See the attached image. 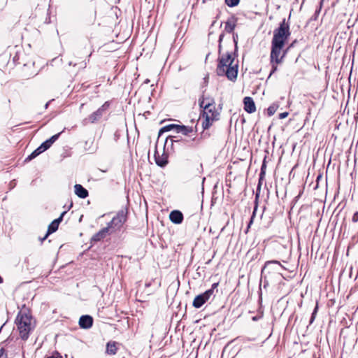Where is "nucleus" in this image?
Masks as SVG:
<instances>
[{"label": "nucleus", "instance_id": "nucleus-1", "mask_svg": "<svg viewBox=\"0 0 358 358\" xmlns=\"http://www.w3.org/2000/svg\"><path fill=\"white\" fill-rule=\"evenodd\" d=\"M236 52L234 54L227 52L218 57L216 69L217 74L220 76H226L231 81H234L238 75V62H235Z\"/></svg>", "mask_w": 358, "mask_h": 358}, {"label": "nucleus", "instance_id": "nucleus-2", "mask_svg": "<svg viewBox=\"0 0 358 358\" xmlns=\"http://www.w3.org/2000/svg\"><path fill=\"white\" fill-rule=\"evenodd\" d=\"M210 103L204 104V100L199 99V105L203 108L202 116L204 120L202 122L203 129H208L213 122L219 119L220 113L216 110L215 99H210Z\"/></svg>", "mask_w": 358, "mask_h": 358}, {"label": "nucleus", "instance_id": "nucleus-3", "mask_svg": "<svg viewBox=\"0 0 358 358\" xmlns=\"http://www.w3.org/2000/svg\"><path fill=\"white\" fill-rule=\"evenodd\" d=\"M33 318L31 315L25 313H19L15 323L20 332V337L23 340H27L29 337L30 331L34 328L32 322Z\"/></svg>", "mask_w": 358, "mask_h": 358}, {"label": "nucleus", "instance_id": "nucleus-4", "mask_svg": "<svg viewBox=\"0 0 358 358\" xmlns=\"http://www.w3.org/2000/svg\"><path fill=\"white\" fill-rule=\"evenodd\" d=\"M290 34L289 24L286 22L285 19H283L280 23L279 27L274 30L271 42L284 45Z\"/></svg>", "mask_w": 358, "mask_h": 358}, {"label": "nucleus", "instance_id": "nucleus-5", "mask_svg": "<svg viewBox=\"0 0 358 358\" xmlns=\"http://www.w3.org/2000/svg\"><path fill=\"white\" fill-rule=\"evenodd\" d=\"M218 287V282L212 285L211 288L205 292L197 295L192 303V306L196 308H201L206 302L215 296V289Z\"/></svg>", "mask_w": 358, "mask_h": 358}, {"label": "nucleus", "instance_id": "nucleus-6", "mask_svg": "<svg viewBox=\"0 0 358 358\" xmlns=\"http://www.w3.org/2000/svg\"><path fill=\"white\" fill-rule=\"evenodd\" d=\"M127 211L124 210H120L117 215L114 217L112 220L108 224L107 227H108L110 233H113L117 230H120L123 224L127 221Z\"/></svg>", "mask_w": 358, "mask_h": 358}, {"label": "nucleus", "instance_id": "nucleus-7", "mask_svg": "<svg viewBox=\"0 0 358 358\" xmlns=\"http://www.w3.org/2000/svg\"><path fill=\"white\" fill-rule=\"evenodd\" d=\"M284 268V266L277 260L267 261L262 269V274L265 277L267 273H271V272L282 275L280 271Z\"/></svg>", "mask_w": 358, "mask_h": 358}, {"label": "nucleus", "instance_id": "nucleus-8", "mask_svg": "<svg viewBox=\"0 0 358 358\" xmlns=\"http://www.w3.org/2000/svg\"><path fill=\"white\" fill-rule=\"evenodd\" d=\"M284 47L283 45H280L276 43L271 42V62L273 63L275 62L276 64L281 62L283 55L280 57L281 50Z\"/></svg>", "mask_w": 358, "mask_h": 358}, {"label": "nucleus", "instance_id": "nucleus-9", "mask_svg": "<svg viewBox=\"0 0 358 358\" xmlns=\"http://www.w3.org/2000/svg\"><path fill=\"white\" fill-rule=\"evenodd\" d=\"M108 107L109 103L108 101L105 102L99 108H98V110L89 116V121L91 123H95L99 120L102 117L103 113L108 108Z\"/></svg>", "mask_w": 358, "mask_h": 358}, {"label": "nucleus", "instance_id": "nucleus-10", "mask_svg": "<svg viewBox=\"0 0 358 358\" xmlns=\"http://www.w3.org/2000/svg\"><path fill=\"white\" fill-rule=\"evenodd\" d=\"M66 210L64 211L62 213V214L60 215V216L54 220L48 226V231H47V234L46 235L41 239V241H44L48 236V235H50V234L52 233H54L55 232L57 229H58V227H59V223L62 221L63 220V217L64 216V215L66 213Z\"/></svg>", "mask_w": 358, "mask_h": 358}, {"label": "nucleus", "instance_id": "nucleus-11", "mask_svg": "<svg viewBox=\"0 0 358 358\" xmlns=\"http://www.w3.org/2000/svg\"><path fill=\"white\" fill-rule=\"evenodd\" d=\"M244 109L248 113H252L256 110V106L253 99L250 96L243 99Z\"/></svg>", "mask_w": 358, "mask_h": 358}, {"label": "nucleus", "instance_id": "nucleus-12", "mask_svg": "<svg viewBox=\"0 0 358 358\" xmlns=\"http://www.w3.org/2000/svg\"><path fill=\"white\" fill-rule=\"evenodd\" d=\"M93 318L88 315H82L79 320V325L83 329H89L92 326Z\"/></svg>", "mask_w": 358, "mask_h": 358}, {"label": "nucleus", "instance_id": "nucleus-13", "mask_svg": "<svg viewBox=\"0 0 358 358\" xmlns=\"http://www.w3.org/2000/svg\"><path fill=\"white\" fill-rule=\"evenodd\" d=\"M237 17L234 15L230 17L225 22L224 31L227 33H232L236 26Z\"/></svg>", "mask_w": 358, "mask_h": 358}, {"label": "nucleus", "instance_id": "nucleus-14", "mask_svg": "<svg viewBox=\"0 0 358 358\" xmlns=\"http://www.w3.org/2000/svg\"><path fill=\"white\" fill-rule=\"evenodd\" d=\"M170 220L174 224H180L183 220L182 213L177 210H173L169 215Z\"/></svg>", "mask_w": 358, "mask_h": 358}, {"label": "nucleus", "instance_id": "nucleus-15", "mask_svg": "<svg viewBox=\"0 0 358 358\" xmlns=\"http://www.w3.org/2000/svg\"><path fill=\"white\" fill-rule=\"evenodd\" d=\"M155 160L156 164L160 167H164L168 164V157L166 154L159 155L157 151L155 152Z\"/></svg>", "mask_w": 358, "mask_h": 358}, {"label": "nucleus", "instance_id": "nucleus-16", "mask_svg": "<svg viewBox=\"0 0 358 358\" xmlns=\"http://www.w3.org/2000/svg\"><path fill=\"white\" fill-rule=\"evenodd\" d=\"M60 133H58L55 135H53L49 139L46 140L43 143H41V148H42L44 151L47 150L48 148L51 147V145L59 138Z\"/></svg>", "mask_w": 358, "mask_h": 358}, {"label": "nucleus", "instance_id": "nucleus-17", "mask_svg": "<svg viewBox=\"0 0 358 358\" xmlns=\"http://www.w3.org/2000/svg\"><path fill=\"white\" fill-rule=\"evenodd\" d=\"M107 234H111L110 231L108 229V227H104L102 229H101L99 232L95 234L92 238V241H99L101 239L104 238L106 236Z\"/></svg>", "mask_w": 358, "mask_h": 358}, {"label": "nucleus", "instance_id": "nucleus-18", "mask_svg": "<svg viewBox=\"0 0 358 358\" xmlns=\"http://www.w3.org/2000/svg\"><path fill=\"white\" fill-rule=\"evenodd\" d=\"M75 194L81 199H85L88 196V191L84 188L81 185L76 184L74 186Z\"/></svg>", "mask_w": 358, "mask_h": 358}, {"label": "nucleus", "instance_id": "nucleus-19", "mask_svg": "<svg viewBox=\"0 0 358 358\" xmlns=\"http://www.w3.org/2000/svg\"><path fill=\"white\" fill-rule=\"evenodd\" d=\"M197 131L196 127H195V129L192 127H188L185 125H179V127L178 129L177 133H181L185 136H189V134L194 132L196 133Z\"/></svg>", "mask_w": 358, "mask_h": 358}, {"label": "nucleus", "instance_id": "nucleus-20", "mask_svg": "<svg viewBox=\"0 0 358 358\" xmlns=\"http://www.w3.org/2000/svg\"><path fill=\"white\" fill-rule=\"evenodd\" d=\"M117 348L115 342H108L106 345V353L110 355H115L117 353Z\"/></svg>", "mask_w": 358, "mask_h": 358}, {"label": "nucleus", "instance_id": "nucleus-21", "mask_svg": "<svg viewBox=\"0 0 358 358\" xmlns=\"http://www.w3.org/2000/svg\"><path fill=\"white\" fill-rule=\"evenodd\" d=\"M43 152L45 151L42 148H41V146H39L28 156L26 160L30 161L36 157L40 154L43 153Z\"/></svg>", "mask_w": 358, "mask_h": 358}, {"label": "nucleus", "instance_id": "nucleus-22", "mask_svg": "<svg viewBox=\"0 0 358 358\" xmlns=\"http://www.w3.org/2000/svg\"><path fill=\"white\" fill-rule=\"evenodd\" d=\"M178 127H179V124H171L166 125L160 129L159 134H161V133H162V132L169 131L172 129H175L176 131L177 132Z\"/></svg>", "mask_w": 358, "mask_h": 358}, {"label": "nucleus", "instance_id": "nucleus-23", "mask_svg": "<svg viewBox=\"0 0 358 358\" xmlns=\"http://www.w3.org/2000/svg\"><path fill=\"white\" fill-rule=\"evenodd\" d=\"M174 136L167 137L165 142V145H169V143L173 147L174 143L180 144L182 142V140L175 139Z\"/></svg>", "mask_w": 358, "mask_h": 358}, {"label": "nucleus", "instance_id": "nucleus-24", "mask_svg": "<svg viewBox=\"0 0 358 358\" xmlns=\"http://www.w3.org/2000/svg\"><path fill=\"white\" fill-rule=\"evenodd\" d=\"M279 107L278 103H272L267 109V113L268 116H272L278 110Z\"/></svg>", "mask_w": 358, "mask_h": 358}, {"label": "nucleus", "instance_id": "nucleus-25", "mask_svg": "<svg viewBox=\"0 0 358 358\" xmlns=\"http://www.w3.org/2000/svg\"><path fill=\"white\" fill-rule=\"evenodd\" d=\"M232 38L234 43V54L238 51V36L237 33L232 32Z\"/></svg>", "mask_w": 358, "mask_h": 358}, {"label": "nucleus", "instance_id": "nucleus-26", "mask_svg": "<svg viewBox=\"0 0 358 358\" xmlns=\"http://www.w3.org/2000/svg\"><path fill=\"white\" fill-rule=\"evenodd\" d=\"M257 210V205L256 204L255 208H254V210L252 212V215L251 216V218H250V220L248 224V227H247V229H246V231H245V233H248V230L251 226V224H252L253 222V220H254V217H255V214H256V211Z\"/></svg>", "mask_w": 358, "mask_h": 358}, {"label": "nucleus", "instance_id": "nucleus-27", "mask_svg": "<svg viewBox=\"0 0 358 358\" xmlns=\"http://www.w3.org/2000/svg\"><path fill=\"white\" fill-rule=\"evenodd\" d=\"M229 7H234L239 3L240 0H224Z\"/></svg>", "mask_w": 358, "mask_h": 358}, {"label": "nucleus", "instance_id": "nucleus-28", "mask_svg": "<svg viewBox=\"0 0 358 358\" xmlns=\"http://www.w3.org/2000/svg\"><path fill=\"white\" fill-rule=\"evenodd\" d=\"M224 36V33H222L219 36L218 52L220 55L221 54V51H222V42Z\"/></svg>", "mask_w": 358, "mask_h": 358}, {"label": "nucleus", "instance_id": "nucleus-29", "mask_svg": "<svg viewBox=\"0 0 358 358\" xmlns=\"http://www.w3.org/2000/svg\"><path fill=\"white\" fill-rule=\"evenodd\" d=\"M199 99H201V100H204V104H206V103H210V99H214L213 97H210V96H206L205 97L204 95H202Z\"/></svg>", "mask_w": 358, "mask_h": 358}, {"label": "nucleus", "instance_id": "nucleus-30", "mask_svg": "<svg viewBox=\"0 0 358 358\" xmlns=\"http://www.w3.org/2000/svg\"><path fill=\"white\" fill-rule=\"evenodd\" d=\"M0 358H7V354L3 348H0Z\"/></svg>", "mask_w": 358, "mask_h": 358}, {"label": "nucleus", "instance_id": "nucleus-31", "mask_svg": "<svg viewBox=\"0 0 358 358\" xmlns=\"http://www.w3.org/2000/svg\"><path fill=\"white\" fill-rule=\"evenodd\" d=\"M352 221L355 223L358 222V212L357 211L353 214L352 217Z\"/></svg>", "mask_w": 358, "mask_h": 358}, {"label": "nucleus", "instance_id": "nucleus-32", "mask_svg": "<svg viewBox=\"0 0 358 358\" xmlns=\"http://www.w3.org/2000/svg\"><path fill=\"white\" fill-rule=\"evenodd\" d=\"M265 169H266V164L264 163H263L262 168H261L260 178H262V176H264L265 174V171H264Z\"/></svg>", "mask_w": 358, "mask_h": 358}, {"label": "nucleus", "instance_id": "nucleus-33", "mask_svg": "<svg viewBox=\"0 0 358 358\" xmlns=\"http://www.w3.org/2000/svg\"><path fill=\"white\" fill-rule=\"evenodd\" d=\"M287 115H288V113L287 112H284V113H282L279 114V118L280 119H284L286 117H287Z\"/></svg>", "mask_w": 358, "mask_h": 358}, {"label": "nucleus", "instance_id": "nucleus-34", "mask_svg": "<svg viewBox=\"0 0 358 358\" xmlns=\"http://www.w3.org/2000/svg\"><path fill=\"white\" fill-rule=\"evenodd\" d=\"M317 308H317V306H316V307L314 308V310H313V313H312V315H311V317H313V318H315V315H316V313H317Z\"/></svg>", "mask_w": 358, "mask_h": 358}, {"label": "nucleus", "instance_id": "nucleus-35", "mask_svg": "<svg viewBox=\"0 0 358 358\" xmlns=\"http://www.w3.org/2000/svg\"><path fill=\"white\" fill-rule=\"evenodd\" d=\"M192 141H194L196 142V144H199L200 142H201V139L200 138H196V137H194L193 139H192Z\"/></svg>", "mask_w": 358, "mask_h": 358}, {"label": "nucleus", "instance_id": "nucleus-36", "mask_svg": "<svg viewBox=\"0 0 358 358\" xmlns=\"http://www.w3.org/2000/svg\"><path fill=\"white\" fill-rule=\"evenodd\" d=\"M314 320H315V318H313V317H310V322H309V323H310V324H311L314 322Z\"/></svg>", "mask_w": 358, "mask_h": 358}, {"label": "nucleus", "instance_id": "nucleus-37", "mask_svg": "<svg viewBox=\"0 0 358 358\" xmlns=\"http://www.w3.org/2000/svg\"><path fill=\"white\" fill-rule=\"evenodd\" d=\"M296 42V40H295L294 41H293V42L291 43V45H289V48L293 47V46L295 45Z\"/></svg>", "mask_w": 358, "mask_h": 358}, {"label": "nucleus", "instance_id": "nucleus-38", "mask_svg": "<svg viewBox=\"0 0 358 358\" xmlns=\"http://www.w3.org/2000/svg\"><path fill=\"white\" fill-rule=\"evenodd\" d=\"M276 69H277V67H276V66H273V69H272V71H271V73H273L274 71H276Z\"/></svg>", "mask_w": 358, "mask_h": 358}, {"label": "nucleus", "instance_id": "nucleus-39", "mask_svg": "<svg viewBox=\"0 0 358 358\" xmlns=\"http://www.w3.org/2000/svg\"><path fill=\"white\" fill-rule=\"evenodd\" d=\"M49 103H50V102H48V103H45V109H47V108H48V106H49Z\"/></svg>", "mask_w": 358, "mask_h": 358}, {"label": "nucleus", "instance_id": "nucleus-40", "mask_svg": "<svg viewBox=\"0 0 358 358\" xmlns=\"http://www.w3.org/2000/svg\"><path fill=\"white\" fill-rule=\"evenodd\" d=\"M69 66L73 65V64H72V62H70L69 63ZM73 66H76V64H73Z\"/></svg>", "mask_w": 358, "mask_h": 358}, {"label": "nucleus", "instance_id": "nucleus-41", "mask_svg": "<svg viewBox=\"0 0 358 358\" xmlns=\"http://www.w3.org/2000/svg\"><path fill=\"white\" fill-rule=\"evenodd\" d=\"M215 22H216V21H215H215H213V23H212V24H211V26H213V25L215 24Z\"/></svg>", "mask_w": 358, "mask_h": 358}, {"label": "nucleus", "instance_id": "nucleus-42", "mask_svg": "<svg viewBox=\"0 0 358 358\" xmlns=\"http://www.w3.org/2000/svg\"><path fill=\"white\" fill-rule=\"evenodd\" d=\"M258 197H259V194H256V199H257Z\"/></svg>", "mask_w": 358, "mask_h": 358}, {"label": "nucleus", "instance_id": "nucleus-43", "mask_svg": "<svg viewBox=\"0 0 358 358\" xmlns=\"http://www.w3.org/2000/svg\"><path fill=\"white\" fill-rule=\"evenodd\" d=\"M72 358H73V357H72Z\"/></svg>", "mask_w": 358, "mask_h": 358}]
</instances>
